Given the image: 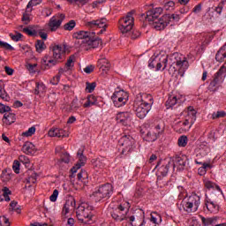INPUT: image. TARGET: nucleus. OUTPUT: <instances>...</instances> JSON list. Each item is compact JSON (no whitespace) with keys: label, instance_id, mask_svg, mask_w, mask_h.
I'll return each mask as SVG.
<instances>
[{"label":"nucleus","instance_id":"47","mask_svg":"<svg viewBox=\"0 0 226 226\" xmlns=\"http://www.w3.org/2000/svg\"><path fill=\"white\" fill-rule=\"evenodd\" d=\"M61 73L63 72H58V74L50 79V84H52V86H57L59 84V80H61Z\"/></svg>","mask_w":226,"mask_h":226},{"label":"nucleus","instance_id":"64","mask_svg":"<svg viewBox=\"0 0 226 226\" xmlns=\"http://www.w3.org/2000/svg\"><path fill=\"white\" fill-rule=\"evenodd\" d=\"M139 36H140V32H139L138 30H133L131 34L132 40H137V38H139Z\"/></svg>","mask_w":226,"mask_h":226},{"label":"nucleus","instance_id":"27","mask_svg":"<svg viewBox=\"0 0 226 226\" xmlns=\"http://www.w3.org/2000/svg\"><path fill=\"white\" fill-rule=\"evenodd\" d=\"M206 207L210 213H218L220 211V206L216 202L211 201V200H207Z\"/></svg>","mask_w":226,"mask_h":226},{"label":"nucleus","instance_id":"36","mask_svg":"<svg viewBox=\"0 0 226 226\" xmlns=\"http://www.w3.org/2000/svg\"><path fill=\"white\" fill-rule=\"evenodd\" d=\"M41 4V0H30L26 5V11L31 13L33 11V7Z\"/></svg>","mask_w":226,"mask_h":226},{"label":"nucleus","instance_id":"1","mask_svg":"<svg viewBox=\"0 0 226 226\" xmlns=\"http://www.w3.org/2000/svg\"><path fill=\"white\" fill-rule=\"evenodd\" d=\"M153 107V97L147 94H138L133 102L132 110L139 119H144Z\"/></svg>","mask_w":226,"mask_h":226},{"label":"nucleus","instance_id":"21","mask_svg":"<svg viewBox=\"0 0 226 226\" xmlns=\"http://www.w3.org/2000/svg\"><path fill=\"white\" fill-rule=\"evenodd\" d=\"M75 206H77V201L75 200V199L71 198L67 200L64 206L62 215L65 217L68 216V215H70L72 211L75 209Z\"/></svg>","mask_w":226,"mask_h":226},{"label":"nucleus","instance_id":"37","mask_svg":"<svg viewBox=\"0 0 226 226\" xmlns=\"http://www.w3.org/2000/svg\"><path fill=\"white\" fill-rule=\"evenodd\" d=\"M35 49H36V52H38L39 54H41V52H43V50L47 49V46L45 45V42L43 41H37L35 42Z\"/></svg>","mask_w":226,"mask_h":226},{"label":"nucleus","instance_id":"56","mask_svg":"<svg viewBox=\"0 0 226 226\" xmlns=\"http://www.w3.org/2000/svg\"><path fill=\"white\" fill-rule=\"evenodd\" d=\"M0 47L2 49H5V50H13V48L11 45H10L8 42L0 41Z\"/></svg>","mask_w":226,"mask_h":226},{"label":"nucleus","instance_id":"6","mask_svg":"<svg viewBox=\"0 0 226 226\" xmlns=\"http://www.w3.org/2000/svg\"><path fill=\"white\" fill-rule=\"evenodd\" d=\"M93 206L87 202L81 203L76 211V216L80 223L90 225L93 223Z\"/></svg>","mask_w":226,"mask_h":226},{"label":"nucleus","instance_id":"4","mask_svg":"<svg viewBox=\"0 0 226 226\" xmlns=\"http://www.w3.org/2000/svg\"><path fill=\"white\" fill-rule=\"evenodd\" d=\"M183 116L185 117V120L178 121L174 126V130L179 133L188 132L193 126L195 121H197V110L192 106H190L183 112Z\"/></svg>","mask_w":226,"mask_h":226},{"label":"nucleus","instance_id":"12","mask_svg":"<svg viewBox=\"0 0 226 226\" xmlns=\"http://www.w3.org/2000/svg\"><path fill=\"white\" fill-rule=\"evenodd\" d=\"M133 14L132 12H128L127 15L122 18L119 20V29L123 34H126V33H130V30L133 28Z\"/></svg>","mask_w":226,"mask_h":226},{"label":"nucleus","instance_id":"20","mask_svg":"<svg viewBox=\"0 0 226 226\" xmlns=\"http://www.w3.org/2000/svg\"><path fill=\"white\" fill-rule=\"evenodd\" d=\"M163 13V9L162 7H155L151 9L150 11H147V18L146 20L147 22H154L155 20H158V17Z\"/></svg>","mask_w":226,"mask_h":226},{"label":"nucleus","instance_id":"19","mask_svg":"<svg viewBox=\"0 0 226 226\" xmlns=\"http://www.w3.org/2000/svg\"><path fill=\"white\" fill-rule=\"evenodd\" d=\"M77 158L78 163L71 170L72 174H75L77 170H79V169L84 167V165H86V162H87V157H86L84 154V149L80 148L78 150Z\"/></svg>","mask_w":226,"mask_h":226},{"label":"nucleus","instance_id":"24","mask_svg":"<svg viewBox=\"0 0 226 226\" xmlns=\"http://www.w3.org/2000/svg\"><path fill=\"white\" fill-rule=\"evenodd\" d=\"M22 151L23 153H25V154H32V155H34L38 153V149L36 148V146H34V144L31 142L25 143L22 147Z\"/></svg>","mask_w":226,"mask_h":226},{"label":"nucleus","instance_id":"60","mask_svg":"<svg viewBox=\"0 0 226 226\" xmlns=\"http://www.w3.org/2000/svg\"><path fill=\"white\" fill-rule=\"evenodd\" d=\"M189 226H200V223H199L196 217H192L189 219Z\"/></svg>","mask_w":226,"mask_h":226},{"label":"nucleus","instance_id":"54","mask_svg":"<svg viewBox=\"0 0 226 226\" xmlns=\"http://www.w3.org/2000/svg\"><path fill=\"white\" fill-rule=\"evenodd\" d=\"M0 225L1 226H10V219H8L4 215L0 216Z\"/></svg>","mask_w":226,"mask_h":226},{"label":"nucleus","instance_id":"49","mask_svg":"<svg viewBox=\"0 0 226 226\" xmlns=\"http://www.w3.org/2000/svg\"><path fill=\"white\" fill-rule=\"evenodd\" d=\"M208 163H203L202 167L199 168L198 174H200V176H204L206 172H207V169H208Z\"/></svg>","mask_w":226,"mask_h":226},{"label":"nucleus","instance_id":"58","mask_svg":"<svg viewBox=\"0 0 226 226\" xmlns=\"http://www.w3.org/2000/svg\"><path fill=\"white\" fill-rule=\"evenodd\" d=\"M19 162H20L21 163H23L24 165H29L30 161H29V158H28L27 156H26V155H20V156L19 157Z\"/></svg>","mask_w":226,"mask_h":226},{"label":"nucleus","instance_id":"55","mask_svg":"<svg viewBox=\"0 0 226 226\" xmlns=\"http://www.w3.org/2000/svg\"><path fill=\"white\" fill-rule=\"evenodd\" d=\"M57 197H59V191L57 189H55L52 195L49 197V200L51 202H56V200H57Z\"/></svg>","mask_w":226,"mask_h":226},{"label":"nucleus","instance_id":"30","mask_svg":"<svg viewBox=\"0 0 226 226\" xmlns=\"http://www.w3.org/2000/svg\"><path fill=\"white\" fill-rule=\"evenodd\" d=\"M150 221H152L156 226H160V223H162V215L156 212H153L149 218Z\"/></svg>","mask_w":226,"mask_h":226},{"label":"nucleus","instance_id":"40","mask_svg":"<svg viewBox=\"0 0 226 226\" xmlns=\"http://www.w3.org/2000/svg\"><path fill=\"white\" fill-rule=\"evenodd\" d=\"M34 133H36V127L32 126L27 131L22 132L21 136L26 137V138L33 137V135H34Z\"/></svg>","mask_w":226,"mask_h":226},{"label":"nucleus","instance_id":"31","mask_svg":"<svg viewBox=\"0 0 226 226\" xmlns=\"http://www.w3.org/2000/svg\"><path fill=\"white\" fill-rule=\"evenodd\" d=\"M4 123H5V124H12V123H15V114L5 113L4 115Z\"/></svg>","mask_w":226,"mask_h":226},{"label":"nucleus","instance_id":"26","mask_svg":"<svg viewBox=\"0 0 226 226\" xmlns=\"http://www.w3.org/2000/svg\"><path fill=\"white\" fill-rule=\"evenodd\" d=\"M179 100H181V95L179 94H171L169 96L167 102H166V106L168 109H170L174 107V105H177V103H179Z\"/></svg>","mask_w":226,"mask_h":226},{"label":"nucleus","instance_id":"35","mask_svg":"<svg viewBox=\"0 0 226 226\" xmlns=\"http://www.w3.org/2000/svg\"><path fill=\"white\" fill-rule=\"evenodd\" d=\"M225 77H226V67L222 65L217 72L215 78L218 79L220 82H223Z\"/></svg>","mask_w":226,"mask_h":226},{"label":"nucleus","instance_id":"23","mask_svg":"<svg viewBox=\"0 0 226 226\" xmlns=\"http://www.w3.org/2000/svg\"><path fill=\"white\" fill-rule=\"evenodd\" d=\"M48 135L49 137H69L70 133L61 128H51Z\"/></svg>","mask_w":226,"mask_h":226},{"label":"nucleus","instance_id":"53","mask_svg":"<svg viewBox=\"0 0 226 226\" xmlns=\"http://www.w3.org/2000/svg\"><path fill=\"white\" fill-rule=\"evenodd\" d=\"M12 169L15 172V174L20 173V162L19 161H14L12 164Z\"/></svg>","mask_w":226,"mask_h":226},{"label":"nucleus","instance_id":"15","mask_svg":"<svg viewBox=\"0 0 226 226\" xmlns=\"http://www.w3.org/2000/svg\"><path fill=\"white\" fill-rule=\"evenodd\" d=\"M66 19V16L63 13H58L52 18H50L49 22L48 24V27L50 31H57L58 27H61V24H63V20Z\"/></svg>","mask_w":226,"mask_h":226},{"label":"nucleus","instance_id":"62","mask_svg":"<svg viewBox=\"0 0 226 226\" xmlns=\"http://www.w3.org/2000/svg\"><path fill=\"white\" fill-rule=\"evenodd\" d=\"M11 40H13V41H20V40L22 39V34H11L10 35Z\"/></svg>","mask_w":226,"mask_h":226},{"label":"nucleus","instance_id":"34","mask_svg":"<svg viewBox=\"0 0 226 226\" xmlns=\"http://www.w3.org/2000/svg\"><path fill=\"white\" fill-rule=\"evenodd\" d=\"M223 81H220L218 78H215L214 80L209 84V89L210 91H218V88L220 87V84H222Z\"/></svg>","mask_w":226,"mask_h":226},{"label":"nucleus","instance_id":"59","mask_svg":"<svg viewBox=\"0 0 226 226\" xmlns=\"http://www.w3.org/2000/svg\"><path fill=\"white\" fill-rule=\"evenodd\" d=\"M10 110H11L10 106H6V105L0 102V112L2 114H4V112H10Z\"/></svg>","mask_w":226,"mask_h":226},{"label":"nucleus","instance_id":"51","mask_svg":"<svg viewBox=\"0 0 226 226\" xmlns=\"http://www.w3.org/2000/svg\"><path fill=\"white\" fill-rule=\"evenodd\" d=\"M30 20H31V12L27 11L26 10V12L23 14L22 21L25 24H29Z\"/></svg>","mask_w":226,"mask_h":226},{"label":"nucleus","instance_id":"8","mask_svg":"<svg viewBox=\"0 0 226 226\" xmlns=\"http://www.w3.org/2000/svg\"><path fill=\"white\" fill-rule=\"evenodd\" d=\"M112 193H114V187L110 184H106L96 187L90 197L95 202H100L103 199H110Z\"/></svg>","mask_w":226,"mask_h":226},{"label":"nucleus","instance_id":"32","mask_svg":"<svg viewBox=\"0 0 226 226\" xmlns=\"http://www.w3.org/2000/svg\"><path fill=\"white\" fill-rule=\"evenodd\" d=\"M99 64H101L100 69L104 72V73H107L109 70H110V64H109L105 58L99 60Z\"/></svg>","mask_w":226,"mask_h":226},{"label":"nucleus","instance_id":"5","mask_svg":"<svg viewBox=\"0 0 226 226\" xmlns=\"http://www.w3.org/2000/svg\"><path fill=\"white\" fill-rule=\"evenodd\" d=\"M170 61L171 63L170 70L172 72H178L180 77H185L186 70H188V60L186 56L179 53H174L170 56Z\"/></svg>","mask_w":226,"mask_h":226},{"label":"nucleus","instance_id":"50","mask_svg":"<svg viewBox=\"0 0 226 226\" xmlns=\"http://www.w3.org/2000/svg\"><path fill=\"white\" fill-rule=\"evenodd\" d=\"M75 26H76L75 20H71L64 26V29H65V31H72V29L75 27Z\"/></svg>","mask_w":226,"mask_h":226},{"label":"nucleus","instance_id":"28","mask_svg":"<svg viewBox=\"0 0 226 226\" xmlns=\"http://www.w3.org/2000/svg\"><path fill=\"white\" fill-rule=\"evenodd\" d=\"M93 105H98V97L94 95H88L87 102L83 104V107H85V109H89V107H93Z\"/></svg>","mask_w":226,"mask_h":226},{"label":"nucleus","instance_id":"46","mask_svg":"<svg viewBox=\"0 0 226 226\" xmlns=\"http://www.w3.org/2000/svg\"><path fill=\"white\" fill-rule=\"evenodd\" d=\"M4 199L6 202H10V195H11V191L8 187H4Z\"/></svg>","mask_w":226,"mask_h":226},{"label":"nucleus","instance_id":"11","mask_svg":"<svg viewBox=\"0 0 226 226\" xmlns=\"http://www.w3.org/2000/svg\"><path fill=\"white\" fill-rule=\"evenodd\" d=\"M128 92L121 89L116 90L111 95V101L113 102L114 107H117V109L124 107V105L128 103Z\"/></svg>","mask_w":226,"mask_h":226},{"label":"nucleus","instance_id":"42","mask_svg":"<svg viewBox=\"0 0 226 226\" xmlns=\"http://www.w3.org/2000/svg\"><path fill=\"white\" fill-rule=\"evenodd\" d=\"M174 6H176V4L172 0H165L164 2V10L170 11L174 10Z\"/></svg>","mask_w":226,"mask_h":226},{"label":"nucleus","instance_id":"39","mask_svg":"<svg viewBox=\"0 0 226 226\" xmlns=\"http://www.w3.org/2000/svg\"><path fill=\"white\" fill-rule=\"evenodd\" d=\"M47 91V87L43 83H36V88L34 91L35 94H40V93H45Z\"/></svg>","mask_w":226,"mask_h":226},{"label":"nucleus","instance_id":"10","mask_svg":"<svg viewBox=\"0 0 226 226\" xmlns=\"http://www.w3.org/2000/svg\"><path fill=\"white\" fill-rule=\"evenodd\" d=\"M130 209V203L124 202L121 205H119L117 208H115L111 212V216L113 220H116V222H123V220H126V222H132L130 221V218H132V215L128 214V211Z\"/></svg>","mask_w":226,"mask_h":226},{"label":"nucleus","instance_id":"29","mask_svg":"<svg viewBox=\"0 0 226 226\" xmlns=\"http://www.w3.org/2000/svg\"><path fill=\"white\" fill-rule=\"evenodd\" d=\"M186 165V159H183L178 157L174 162V169H177V170H183Z\"/></svg>","mask_w":226,"mask_h":226},{"label":"nucleus","instance_id":"22","mask_svg":"<svg viewBox=\"0 0 226 226\" xmlns=\"http://www.w3.org/2000/svg\"><path fill=\"white\" fill-rule=\"evenodd\" d=\"M131 225L132 226H157L154 222L149 219H145L143 222H140L139 219L135 220V216L130 217Z\"/></svg>","mask_w":226,"mask_h":226},{"label":"nucleus","instance_id":"14","mask_svg":"<svg viewBox=\"0 0 226 226\" xmlns=\"http://www.w3.org/2000/svg\"><path fill=\"white\" fill-rule=\"evenodd\" d=\"M150 24L155 31H163V29L170 24V15H163L162 18L155 19V21H152Z\"/></svg>","mask_w":226,"mask_h":226},{"label":"nucleus","instance_id":"25","mask_svg":"<svg viewBox=\"0 0 226 226\" xmlns=\"http://www.w3.org/2000/svg\"><path fill=\"white\" fill-rule=\"evenodd\" d=\"M73 66H75V56H71L67 59L64 67L59 70V72L64 73V72H72Z\"/></svg>","mask_w":226,"mask_h":226},{"label":"nucleus","instance_id":"61","mask_svg":"<svg viewBox=\"0 0 226 226\" xmlns=\"http://www.w3.org/2000/svg\"><path fill=\"white\" fill-rule=\"evenodd\" d=\"M36 66H38V64H27L26 69L28 70V72H30V73H34L36 72L34 71V68H36Z\"/></svg>","mask_w":226,"mask_h":226},{"label":"nucleus","instance_id":"43","mask_svg":"<svg viewBox=\"0 0 226 226\" xmlns=\"http://www.w3.org/2000/svg\"><path fill=\"white\" fill-rule=\"evenodd\" d=\"M11 208L12 209V211H15V213H17L18 215H20L22 211V209L20 208V206L17 201H12L11 203Z\"/></svg>","mask_w":226,"mask_h":226},{"label":"nucleus","instance_id":"63","mask_svg":"<svg viewBox=\"0 0 226 226\" xmlns=\"http://www.w3.org/2000/svg\"><path fill=\"white\" fill-rule=\"evenodd\" d=\"M61 160L64 163H69L70 162V154L68 153H64L61 155Z\"/></svg>","mask_w":226,"mask_h":226},{"label":"nucleus","instance_id":"38","mask_svg":"<svg viewBox=\"0 0 226 226\" xmlns=\"http://www.w3.org/2000/svg\"><path fill=\"white\" fill-rule=\"evenodd\" d=\"M210 149L206 145L200 146V148L197 150L198 154L200 156H207L209 153Z\"/></svg>","mask_w":226,"mask_h":226},{"label":"nucleus","instance_id":"7","mask_svg":"<svg viewBox=\"0 0 226 226\" xmlns=\"http://www.w3.org/2000/svg\"><path fill=\"white\" fill-rule=\"evenodd\" d=\"M169 56L165 53L154 54L148 61V68L154 72H163L167 68Z\"/></svg>","mask_w":226,"mask_h":226},{"label":"nucleus","instance_id":"48","mask_svg":"<svg viewBox=\"0 0 226 226\" xmlns=\"http://www.w3.org/2000/svg\"><path fill=\"white\" fill-rule=\"evenodd\" d=\"M78 179L82 183H86V180L87 179V172L86 170H82L78 174Z\"/></svg>","mask_w":226,"mask_h":226},{"label":"nucleus","instance_id":"33","mask_svg":"<svg viewBox=\"0 0 226 226\" xmlns=\"http://www.w3.org/2000/svg\"><path fill=\"white\" fill-rule=\"evenodd\" d=\"M92 163L94 167V169H103L105 167V159L103 158H98V159H93Z\"/></svg>","mask_w":226,"mask_h":226},{"label":"nucleus","instance_id":"44","mask_svg":"<svg viewBox=\"0 0 226 226\" xmlns=\"http://www.w3.org/2000/svg\"><path fill=\"white\" fill-rule=\"evenodd\" d=\"M186 144H188V138L186 136H181L178 139L179 147H186Z\"/></svg>","mask_w":226,"mask_h":226},{"label":"nucleus","instance_id":"52","mask_svg":"<svg viewBox=\"0 0 226 226\" xmlns=\"http://www.w3.org/2000/svg\"><path fill=\"white\" fill-rule=\"evenodd\" d=\"M37 177H38V176L36 175V173H33V174L26 179V183H28V185H34V183H36Z\"/></svg>","mask_w":226,"mask_h":226},{"label":"nucleus","instance_id":"45","mask_svg":"<svg viewBox=\"0 0 226 226\" xmlns=\"http://www.w3.org/2000/svg\"><path fill=\"white\" fill-rule=\"evenodd\" d=\"M96 89V82H87L86 91L87 93H93Z\"/></svg>","mask_w":226,"mask_h":226},{"label":"nucleus","instance_id":"57","mask_svg":"<svg viewBox=\"0 0 226 226\" xmlns=\"http://www.w3.org/2000/svg\"><path fill=\"white\" fill-rule=\"evenodd\" d=\"M159 172H160V174H162V176H167V174H169V166H168V165H162V166L159 169Z\"/></svg>","mask_w":226,"mask_h":226},{"label":"nucleus","instance_id":"2","mask_svg":"<svg viewBox=\"0 0 226 226\" xmlns=\"http://www.w3.org/2000/svg\"><path fill=\"white\" fill-rule=\"evenodd\" d=\"M52 52V56L45 55L41 60V64L47 70L56 66L58 63H63L64 61L66 56V45L56 44L53 46Z\"/></svg>","mask_w":226,"mask_h":226},{"label":"nucleus","instance_id":"13","mask_svg":"<svg viewBox=\"0 0 226 226\" xmlns=\"http://www.w3.org/2000/svg\"><path fill=\"white\" fill-rule=\"evenodd\" d=\"M118 146L122 147V153H130L135 147V139L132 136L124 135L119 141Z\"/></svg>","mask_w":226,"mask_h":226},{"label":"nucleus","instance_id":"17","mask_svg":"<svg viewBox=\"0 0 226 226\" xmlns=\"http://www.w3.org/2000/svg\"><path fill=\"white\" fill-rule=\"evenodd\" d=\"M164 128L162 125L156 124L154 127L150 129V132L147 133V140L148 142H154L162 133H163Z\"/></svg>","mask_w":226,"mask_h":226},{"label":"nucleus","instance_id":"16","mask_svg":"<svg viewBox=\"0 0 226 226\" xmlns=\"http://www.w3.org/2000/svg\"><path fill=\"white\" fill-rule=\"evenodd\" d=\"M88 27H92V29H101L97 32V34H103L105 33V29L107 27V19L102 18L96 20H92L87 23Z\"/></svg>","mask_w":226,"mask_h":226},{"label":"nucleus","instance_id":"3","mask_svg":"<svg viewBox=\"0 0 226 226\" xmlns=\"http://www.w3.org/2000/svg\"><path fill=\"white\" fill-rule=\"evenodd\" d=\"M94 32L79 31L73 34V38L78 40L80 49L90 50V49H98L102 45V40L95 38Z\"/></svg>","mask_w":226,"mask_h":226},{"label":"nucleus","instance_id":"18","mask_svg":"<svg viewBox=\"0 0 226 226\" xmlns=\"http://www.w3.org/2000/svg\"><path fill=\"white\" fill-rule=\"evenodd\" d=\"M118 124L123 126H128L132 123V113L129 111H120L116 116Z\"/></svg>","mask_w":226,"mask_h":226},{"label":"nucleus","instance_id":"9","mask_svg":"<svg viewBox=\"0 0 226 226\" xmlns=\"http://www.w3.org/2000/svg\"><path fill=\"white\" fill-rule=\"evenodd\" d=\"M181 206L185 213H196L200 206V196L197 194L185 196L181 202Z\"/></svg>","mask_w":226,"mask_h":226},{"label":"nucleus","instance_id":"41","mask_svg":"<svg viewBox=\"0 0 226 226\" xmlns=\"http://www.w3.org/2000/svg\"><path fill=\"white\" fill-rule=\"evenodd\" d=\"M0 98H2V100H4V102H8L10 100V97L4 90V87L2 84H0Z\"/></svg>","mask_w":226,"mask_h":226}]
</instances>
